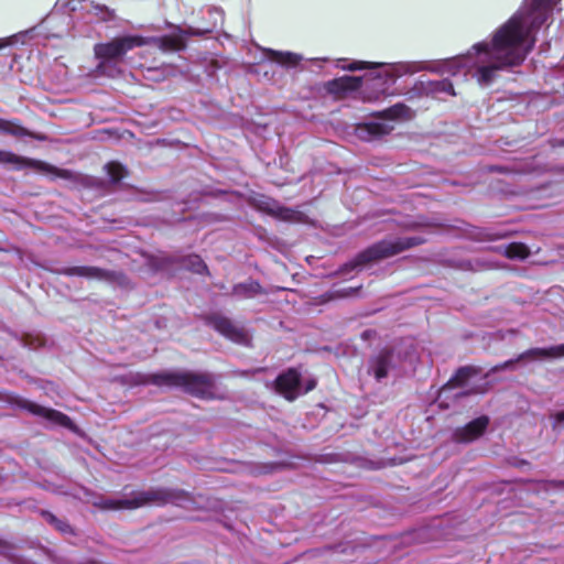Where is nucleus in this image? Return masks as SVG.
I'll list each match as a JSON object with an SVG mask.
<instances>
[{"label": "nucleus", "mask_w": 564, "mask_h": 564, "mask_svg": "<svg viewBox=\"0 0 564 564\" xmlns=\"http://www.w3.org/2000/svg\"><path fill=\"white\" fill-rule=\"evenodd\" d=\"M561 0H524L523 4L491 35L490 41L475 43L466 54L440 61L435 67H427L423 62L377 63L339 59L337 67L355 72L371 67L368 75H345L325 83V90L336 98H344L348 93L362 87L365 80L379 85L380 91L393 85L398 78L429 69L440 74L457 76L464 69L476 82L487 87L491 85L499 72L511 70L520 66L533 50L536 33L550 18L554 7Z\"/></svg>", "instance_id": "1"}, {"label": "nucleus", "mask_w": 564, "mask_h": 564, "mask_svg": "<svg viewBox=\"0 0 564 564\" xmlns=\"http://www.w3.org/2000/svg\"><path fill=\"white\" fill-rule=\"evenodd\" d=\"M187 501H189V497L186 491L159 487L144 491H133L129 496L121 498L98 497L93 501V505L101 510L116 511L123 509L132 510L145 505L164 506L172 503L183 506Z\"/></svg>", "instance_id": "2"}, {"label": "nucleus", "mask_w": 564, "mask_h": 564, "mask_svg": "<svg viewBox=\"0 0 564 564\" xmlns=\"http://www.w3.org/2000/svg\"><path fill=\"white\" fill-rule=\"evenodd\" d=\"M424 242H426V239L422 236L398 237L394 239L381 240L360 251L355 256V258L343 264L340 273L348 274L355 269L391 258Z\"/></svg>", "instance_id": "3"}, {"label": "nucleus", "mask_w": 564, "mask_h": 564, "mask_svg": "<svg viewBox=\"0 0 564 564\" xmlns=\"http://www.w3.org/2000/svg\"><path fill=\"white\" fill-rule=\"evenodd\" d=\"M142 382L159 387L181 388L187 393L202 398L209 394L215 384L212 375L191 371H162L150 373L145 376Z\"/></svg>", "instance_id": "4"}, {"label": "nucleus", "mask_w": 564, "mask_h": 564, "mask_svg": "<svg viewBox=\"0 0 564 564\" xmlns=\"http://www.w3.org/2000/svg\"><path fill=\"white\" fill-rule=\"evenodd\" d=\"M147 44V40L140 35H123L112 39L107 43H98L94 46V53L99 61L97 68L102 74L112 75L117 72L113 63L121 61L123 56L135 47Z\"/></svg>", "instance_id": "5"}, {"label": "nucleus", "mask_w": 564, "mask_h": 564, "mask_svg": "<svg viewBox=\"0 0 564 564\" xmlns=\"http://www.w3.org/2000/svg\"><path fill=\"white\" fill-rule=\"evenodd\" d=\"M208 14L213 20V25L209 28H194L186 26L181 28L177 26L176 34L173 35H163L155 39L156 45L163 52H180L186 48L185 39L188 36H204L213 32L214 28L217 25L218 21H223V10L219 8H213L208 10Z\"/></svg>", "instance_id": "6"}, {"label": "nucleus", "mask_w": 564, "mask_h": 564, "mask_svg": "<svg viewBox=\"0 0 564 564\" xmlns=\"http://www.w3.org/2000/svg\"><path fill=\"white\" fill-rule=\"evenodd\" d=\"M205 324L235 344L250 345L251 338L247 329L221 313L216 312L206 315Z\"/></svg>", "instance_id": "7"}, {"label": "nucleus", "mask_w": 564, "mask_h": 564, "mask_svg": "<svg viewBox=\"0 0 564 564\" xmlns=\"http://www.w3.org/2000/svg\"><path fill=\"white\" fill-rule=\"evenodd\" d=\"M564 357V344L550 347L530 348L519 354L514 359H509L492 368V371L512 369L516 362L520 361H546Z\"/></svg>", "instance_id": "8"}, {"label": "nucleus", "mask_w": 564, "mask_h": 564, "mask_svg": "<svg viewBox=\"0 0 564 564\" xmlns=\"http://www.w3.org/2000/svg\"><path fill=\"white\" fill-rule=\"evenodd\" d=\"M301 384V373L293 368H290L286 371L282 372L281 375H279L275 380L276 391L289 401H293L300 394L313 390L316 387V380L310 379L306 382V387L304 390H302Z\"/></svg>", "instance_id": "9"}, {"label": "nucleus", "mask_w": 564, "mask_h": 564, "mask_svg": "<svg viewBox=\"0 0 564 564\" xmlns=\"http://www.w3.org/2000/svg\"><path fill=\"white\" fill-rule=\"evenodd\" d=\"M15 405L20 409H23L28 411L29 413L43 417L48 423L53 425H59L63 427H70L73 425V422L70 417L57 410L43 406L41 404H37L33 401H30L24 398H18L15 400Z\"/></svg>", "instance_id": "10"}, {"label": "nucleus", "mask_w": 564, "mask_h": 564, "mask_svg": "<svg viewBox=\"0 0 564 564\" xmlns=\"http://www.w3.org/2000/svg\"><path fill=\"white\" fill-rule=\"evenodd\" d=\"M399 362L400 357L392 349L384 348L369 359L368 372L377 381H381L388 377L391 370L397 368Z\"/></svg>", "instance_id": "11"}, {"label": "nucleus", "mask_w": 564, "mask_h": 564, "mask_svg": "<svg viewBox=\"0 0 564 564\" xmlns=\"http://www.w3.org/2000/svg\"><path fill=\"white\" fill-rule=\"evenodd\" d=\"M257 208L283 221L302 224L307 220V216L304 213L283 206L279 202L270 198L259 200Z\"/></svg>", "instance_id": "12"}, {"label": "nucleus", "mask_w": 564, "mask_h": 564, "mask_svg": "<svg viewBox=\"0 0 564 564\" xmlns=\"http://www.w3.org/2000/svg\"><path fill=\"white\" fill-rule=\"evenodd\" d=\"M489 425V419L486 415L478 416L468 422L463 427H458L453 433V440L457 443H470L479 438Z\"/></svg>", "instance_id": "13"}, {"label": "nucleus", "mask_w": 564, "mask_h": 564, "mask_svg": "<svg viewBox=\"0 0 564 564\" xmlns=\"http://www.w3.org/2000/svg\"><path fill=\"white\" fill-rule=\"evenodd\" d=\"M0 164H2V165L11 164L14 166L15 170H22V169H28V167L36 169V170L44 171V172L53 170V167L45 162L20 156L11 151H4V150H0Z\"/></svg>", "instance_id": "14"}, {"label": "nucleus", "mask_w": 564, "mask_h": 564, "mask_svg": "<svg viewBox=\"0 0 564 564\" xmlns=\"http://www.w3.org/2000/svg\"><path fill=\"white\" fill-rule=\"evenodd\" d=\"M56 272L67 276H80L88 280H109L111 278L109 271L91 265L64 267L57 269Z\"/></svg>", "instance_id": "15"}, {"label": "nucleus", "mask_w": 564, "mask_h": 564, "mask_svg": "<svg viewBox=\"0 0 564 564\" xmlns=\"http://www.w3.org/2000/svg\"><path fill=\"white\" fill-rule=\"evenodd\" d=\"M393 127L386 121H368L360 123L356 128L357 135L364 141H372L389 134Z\"/></svg>", "instance_id": "16"}, {"label": "nucleus", "mask_w": 564, "mask_h": 564, "mask_svg": "<svg viewBox=\"0 0 564 564\" xmlns=\"http://www.w3.org/2000/svg\"><path fill=\"white\" fill-rule=\"evenodd\" d=\"M477 373L473 366H464L457 369L453 377L441 388L440 395L448 398V393L457 388H463L467 380Z\"/></svg>", "instance_id": "17"}, {"label": "nucleus", "mask_w": 564, "mask_h": 564, "mask_svg": "<svg viewBox=\"0 0 564 564\" xmlns=\"http://www.w3.org/2000/svg\"><path fill=\"white\" fill-rule=\"evenodd\" d=\"M265 293L267 292L258 281L249 279L245 282L235 284L230 294L240 300H248Z\"/></svg>", "instance_id": "18"}, {"label": "nucleus", "mask_w": 564, "mask_h": 564, "mask_svg": "<svg viewBox=\"0 0 564 564\" xmlns=\"http://www.w3.org/2000/svg\"><path fill=\"white\" fill-rule=\"evenodd\" d=\"M265 56L286 68L296 67L302 61L303 56L292 52L275 51L272 48L264 50Z\"/></svg>", "instance_id": "19"}, {"label": "nucleus", "mask_w": 564, "mask_h": 564, "mask_svg": "<svg viewBox=\"0 0 564 564\" xmlns=\"http://www.w3.org/2000/svg\"><path fill=\"white\" fill-rule=\"evenodd\" d=\"M495 251L511 260H524L530 256L528 246L522 242L501 245L496 247Z\"/></svg>", "instance_id": "20"}, {"label": "nucleus", "mask_w": 564, "mask_h": 564, "mask_svg": "<svg viewBox=\"0 0 564 564\" xmlns=\"http://www.w3.org/2000/svg\"><path fill=\"white\" fill-rule=\"evenodd\" d=\"M424 91L427 95L433 97H437L441 94H447L455 96V90L452 82L448 78H443L440 80H427L426 83L421 82Z\"/></svg>", "instance_id": "21"}, {"label": "nucleus", "mask_w": 564, "mask_h": 564, "mask_svg": "<svg viewBox=\"0 0 564 564\" xmlns=\"http://www.w3.org/2000/svg\"><path fill=\"white\" fill-rule=\"evenodd\" d=\"M0 131L7 134H11L14 137H32L37 140H44V135H35L32 132H30L24 127L20 126L19 123L14 121H9L6 119L0 118Z\"/></svg>", "instance_id": "22"}, {"label": "nucleus", "mask_w": 564, "mask_h": 564, "mask_svg": "<svg viewBox=\"0 0 564 564\" xmlns=\"http://www.w3.org/2000/svg\"><path fill=\"white\" fill-rule=\"evenodd\" d=\"M87 14L90 15V20L95 19L97 22H110L116 18L115 10L107 6L90 2V9L87 10Z\"/></svg>", "instance_id": "23"}, {"label": "nucleus", "mask_w": 564, "mask_h": 564, "mask_svg": "<svg viewBox=\"0 0 564 564\" xmlns=\"http://www.w3.org/2000/svg\"><path fill=\"white\" fill-rule=\"evenodd\" d=\"M41 516L47 523L53 525L58 532L63 534H74L70 524L66 520L57 518L51 511L42 510Z\"/></svg>", "instance_id": "24"}, {"label": "nucleus", "mask_w": 564, "mask_h": 564, "mask_svg": "<svg viewBox=\"0 0 564 564\" xmlns=\"http://www.w3.org/2000/svg\"><path fill=\"white\" fill-rule=\"evenodd\" d=\"M182 265L194 273L202 274L208 272L206 263L197 254H189L185 257L182 261Z\"/></svg>", "instance_id": "25"}, {"label": "nucleus", "mask_w": 564, "mask_h": 564, "mask_svg": "<svg viewBox=\"0 0 564 564\" xmlns=\"http://www.w3.org/2000/svg\"><path fill=\"white\" fill-rule=\"evenodd\" d=\"M410 112L411 109L406 105L399 102L383 110L382 115L389 120H394L408 118L410 117Z\"/></svg>", "instance_id": "26"}, {"label": "nucleus", "mask_w": 564, "mask_h": 564, "mask_svg": "<svg viewBox=\"0 0 564 564\" xmlns=\"http://www.w3.org/2000/svg\"><path fill=\"white\" fill-rule=\"evenodd\" d=\"M105 170L111 183H118L126 176V169L118 162H109L105 165Z\"/></svg>", "instance_id": "27"}, {"label": "nucleus", "mask_w": 564, "mask_h": 564, "mask_svg": "<svg viewBox=\"0 0 564 564\" xmlns=\"http://www.w3.org/2000/svg\"><path fill=\"white\" fill-rule=\"evenodd\" d=\"M551 427L555 433H561L564 430V409L552 412L550 414Z\"/></svg>", "instance_id": "28"}, {"label": "nucleus", "mask_w": 564, "mask_h": 564, "mask_svg": "<svg viewBox=\"0 0 564 564\" xmlns=\"http://www.w3.org/2000/svg\"><path fill=\"white\" fill-rule=\"evenodd\" d=\"M486 237L489 239V240H499V239H503L507 237V232L506 231H500V230H497V231H488L486 234Z\"/></svg>", "instance_id": "29"}, {"label": "nucleus", "mask_w": 564, "mask_h": 564, "mask_svg": "<svg viewBox=\"0 0 564 564\" xmlns=\"http://www.w3.org/2000/svg\"><path fill=\"white\" fill-rule=\"evenodd\" d=\"M14 564H37V563H35L34 561L29 560V558L18 557V558H15Z\"/></svg>", "instance_id": "30"}, {"label": "nucleus", "mask_w": 564, "mask_h": 564, "mask_svg": "<svg viewBox=\"0 0 564 564\" xmlns=\"http://www.w3.org/2000/svg\"><path fill=\"white\" fill-rule=\"evenodd\" d=\"M357 290H358V288H356V289H351V288L350 289H344V290L339 291V293H340L341 296H348V295L357 292Z\"/></svg>", "instance_id": "31"}, {"label": "nucleus", "mask_w": 564, "mask_h": 564, "mask_svg": "<svg viewBox=\"0 0 564 564\" xmlns=\"http://www.w3.org/2000/svg\"><path fill=\"white\" fill-rule=\"evenodd\" d=\"M68 173H69V172H68V171H66V170H61V171L57 173V175H58V176H62V177H67Z\"/></svg>", "instance_id": "32"}, {"label": "nucleus", "mask_w": 564, "mask_h": 564, "mask_svg": "<svg viewBox=\"0 0 564 564\" xmlns=\"http://www.w3.org/2000/svg\"><path fill=\"white\" fill-rule=\"evenodd\" d=\"M463 395H466V392L459 391V392L454 393V398H460Z\"/></svg>", "instance_id": "33"}, {"label": "nucleus", "mask_w": 564, "mask_h": 564, "mask_svg": "<svg viewBox=\"0 0 564 564\" xmlns=\"http://www.w3.org/2000/svg\"><path fill=\"white\" fill-rule=\"evenodd\" d=\"M6 45H7V43H6V42H3L2 40H0V50H1L2 47H4Z\"/></svg>", "instance_id": "34"}, {"label": "nucleus", "mask_w": 564, "mask_h": 564, "mask_svg": "<svg viewBox=\"0 0 564 564\" xmlns=\"http://www.w3.org/2000/svg\"><path fill=\"white\" fill-rule=\"evenodd\" d=\"M466 268H467V269H471V263H470V261H468V262L466 263Z\"/></svg>", "instance_id": "35"}, {"label": "nucleus", "mask_w": 564, "mask_h": 564, "mask_svg": "<svg viewBox=\"0 0 564 564\" xmlns=\"http://www.w3.org/2000/svg\"><path fill=\"white\" fill-rule=\"evenodd\" d=\"M560 145L564 147V139L558 142Z\"/></svg>", "instance_id": "36"}]
</instances>
